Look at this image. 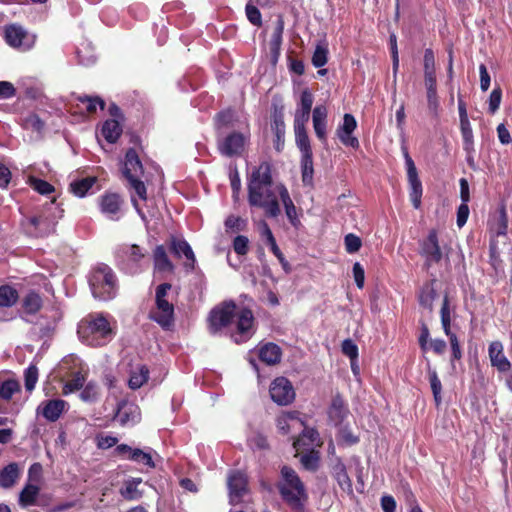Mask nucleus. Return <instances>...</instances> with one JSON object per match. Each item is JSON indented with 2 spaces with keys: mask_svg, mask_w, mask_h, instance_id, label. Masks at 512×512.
Instances as JSON below:
<instances>
[{
  "mask_svg": "<svg viewBox=\"0 0 512 512\" xmlns=\"http://www.w3.org/2000/svg\"><path fill=\"white\" fill-rule=\"evenodd\" d=\"M236 319V331L231 337L237 344L248 341L256 331V322L252 311L248 308L237 309L232 300L223 301L215 306L208 316V328L210 333L216 334L228 327L234 318Z\"/></svg>",
  "mask_w": 512,
  "mask_h": 512,
  "instance_id": "1",
  "label": "nucleus"
},
{
  "mask_svg": "<svg viewBox=\"0 0 512 512\" xmlns=\"http://www.w3.org/2000/svg\"><path fill=\"white\" fill-rule=\"evenodd\" d=\"M279 187L286 186L282 183H273L270 165L266 162L261 163L249 178V204L264 209L268 217H278L281 213L278 201Z\"/></svg>",
  "mask_w": 512,
  "mask_h": 512,
  "instance_id": "2",
  "label": "nucleus"
},
{
  "mask_svg": "<svg viewBox=\"0 0 512 512\" xmlns=\"http://www.w3.org/2000/svg\"><path fill=\"white\" fill-rule=\"evenodd\" d=\"M77 333L84 343L93 347L107 344L115 335L109 321L102 314H91L81 320Z\"/></svg>",
  "mask_w": 512,
  "mask_h": 512,
  "instance_id": "3",
  "label": "nucleus"
},
{
  "mask_svg": "<svg viewBox=\"0 0 512 512\" xmlns=\"http://www.w3.org/2000/svg\"><path fill=\"white\" fill-rule=\"evenodd\" d=\"M283 500L296 512H302L308 500L306 488L298 474L291 467L281 468V480L278 483Z\"/></svg>",
  "mask_w": 512,
  "mask_h": 512,
  "instance_id": "4",
  "label": "nucleus"
},
{
  "mask_svg": "<svg viewBox=\"0 0 512 512\" xmlns=\"http://www.w3.org/2000/svg\"><path fill=\"white\" fill-rule=\"evenodd\" d=\"M90 287L95 298L108 300L114 297L116 280L112 269L105 265H99L90 279Z\"/></svg>",
  "mask_w": 512,
  "mask_h": 512,
  "instance_id": "5",
  "label": "nucleus"
},
{
  "mask_svg": "<svg viewBox=\"0 0 512 512\" xmlns=\"http://www.w3.org/2000/svg\"><path fill=\"white\" fill-rule=\"evenodd\" d=\"M4 36L9 46L22 51L31 49L35 43V37L17 24L6 26Z\"/></svg>",
  "mask_w": 512,
  "mask_h": 512,
  "instance_id": "6",
  "label": "nucleus"
},
{
  "mask_svg": "<svg viewBox=\"0 0 512 512\" xmlns=\"http://www.w3.org/2000/svg\"><path fill=\"white\" fill-rule=\"evenodd\" d=\"M403 155L407 169V178L410 186V200L415 209L421 206L422 184L418 177V172L414 161L410 157L406 148H403Z\"/></svg>",
  "mask_w": 512,
  "mask_h": 512,
  "instance_id": "7",
  "label": "nucleus"
},
{
  "mask_svg": "<svg viewBox=\"0 0 512 512\" xmlns=\"http://www.w3.org/2000/svg\"><path fill=\"white\" fill-rule=\"evenodd\" d=\"M56 221L47 213L27 219L24 227L27 234L33 237H45L54 231Z\"/></svg>",
  "mask_w": 512,
  "mask_h": 512,
  "instance_id": "8",
  "label": "nucleus"
},
{
  "mask_svg": "<svg viewBox=\"0 0 512 512\" xmlns=\"http://www.w3.org/2000/svg\"><path fill=\"white\" fill-rule=\"evenodd\" d=\"M270 396L278 405H288L294 400L295 391L287 378L278 377L270 385Z\"/></svg>",
  "mask_w": 512,
  "mask_h": 512,
  "instance_id": "9",
  "label": "nucleus"
},
{
  "mask_svg": "<svg viewBox=\"0 0 512 512\" xmlns=\"http://www.w3.org/2000/svg\"><path fill=\"white\" fill-rule=\"evenodd\" d=\"M247 477L240 471H231L227 477V486L231 504H238L247 494Z\"/></svg>",
  "mask_w": 512,
  "mask_h": 512,
  "instance_id": "10",
  "label": "nucleus"
},
{
  "mask_svg": "<svg viewBox=\"0 0 512 512\" xmlns=\"http://www.w3.org/2000/svg\"><path fill=\"white\" fill-rule=\"evenodd\" d=\"M100 211L109 219L117 221L122 216L123 200L117 193H106L100 198Z\"/></svg>",
  "mask_w": 512,
  "mask_h": 512,
  "instance_id": "11",
  "label": "nucleus"
},
{
  "mask_svg": "<svg viewBox=\"0 0 512 512\" xmlns=\"http://www.w3.org/2000/svg\"><path fill=\"white\" fill-rule=\"evenodd\" d=\"M488 356L491 366L500 373H507L512 370V364L504 353V346L500 341H493L488 347Z\"/></svg>",
  "mask_w": 512,
  "mask_h": 512,
  "instance_id": "12",
  "label": "nucleus"
},
{
  "mask_svg": "<svg viewBox=\"0 0 512 512\" xmlns=\"http://www.w3.org/2000/svg\"><path fill=\"white\" fill-rule=\"evenodd\" d=\"M421 255L425 257L427 266L438 263L442 259V252L435 230H431L427 238L422 242Z\"/></svg>",
  "mask_w": 512,
  "mask_h": 512,
  "instance_id": "13",
  "label": "nucleus"
},
{
  "mask_svg": "<svg viewBox=\"0 0 512 512\" xmlns=\"http://www.w3.org/2000/svg\"><path fill=\"white\" fill-rule=\"evenodd\" d=\"M116 450L124 459L134 461L149 468L155 467V463L153 462L150 451H144L139 448H132L126 444L118 445Z\"/></svg>",
  "mask_w": 512,
  "mask_h": 512,
  "instance_id": "14",
  "label": "nucleus"
},
{
  "mask_svg": "<svg viewBox=\"0 0 512 512\" xmlns=\"http://www.w3.org/2000/svg\"><path fill=\"white\" fill-rule=\"evenodd\" d=\"M115 420L121 426H133L140 421V410L134 404L126 402L119 403Z\"/></svg>",
  "mask_w": 512,
  "mask_h": 512,
  "instance_id": "15",
  "label": "nucleus"
},
{
  "mask_svg": "<svg viewBox=\"0 0 512 512\" xmlns=\"http://www.w3.org/2000/svg\"><path fill=\"white\" fill-rule=\"evenodd\" d=\"M245 140L246 138L243 134L233 132L219 143L218 148L225 156L238 155L243 151Z\"/></svg>",
  "mask_w": 512,
  "mask_h": 512,
  "instance_id": "16",
  "label": "nucleus"
},
{
  "mask_svg": "<svg viewBox=\"0 0 512 512\" xmlns=\"http://www.w3.org/2000/svg\"><path fill=\"white\" fill-rule=\"evenodd\" d=\"M145 258V253L138 245H126L123 248V265L131 274L138 271V264Z\"/></svg>",
  "mask_w": 512,
  "mask_h": 512,
  "instance_id": "17",
  "label": "nucleus"
},
{
  "mask_svg": "<svg viewBox=\"0 0 512 512\" xmlns=\"http://www.w3.org/2000/svg\"><path fill=\"white\" fill-rule=\"evenodd\" d=\"M174 307L167 300L156 301V310L151 312V319L163 328H168L173 322Z\"/></svg>",
  "mask_w": 512,
  "mask_h": 512,
  "instance_id": "18",
  "label": "nucleus"
},
{
  "mask_svg": "<svg viewBox=\"0 0 512 512\" xmlns=\"http://www.w3.org/2000/svg\"><path fill=\"white\" fill-rule=\"evenodd\" d=\"M327 115L328 111L325 105H317L312 112L314 131L322 142L326 141Z\"/></svg>",
  "mask_w": 512,
  "mask_h": 512,
  "instance_id": "19",
  "label": "nucleus"
},
{
  "mask_svg": "<svg viewBox=\"0 0 512 512\" xmlns=\"http://www.w3.org/2000/svg\"><path fill=\"white\" fill-rule=\"evenodd\" d=\"M143 173L141 161L134 149L126 152L123 174L127 179L140 177Z\"/></svg>",
  "mask_w": 512,
  "mask_h": 512,
  "instance_id": "20",
  "label": "nucleus"
},
{
  "mask_svg": "<svg viewBox=\"0 0 512 512\" xmlns=\"http://www.w3.org/2000/svg\"><path fill=\"white\" fill-rule=\"evenodd\" d=\"M67 403L61 399H53L43 402L41 405L42 415L48 421L54 422L59 419L64 412Z\"/></svg>",
  "mask_w": 512,
  "mask_h": 512,
  "instance_id": "21",
  "label": "nucleus"
},
{
  "mask_svg": "<svg viewBox=\"0 0 512 512\" xmlns=\"http://www.w3.org/2000/svg\"><path fill=\"white\" fill-rule=\"evenodd\" d=\"M280 200L284 206L285 214L292 226L298 227L300 220L297 215L296 207L290 197L289 191L286 187H279Z\"/></svg>",
  "mask_w": 512,
  "mask_h": 512,
  "instance_id": "22",
  "label": "nucleus"
},
{
  "mask_svg": "<svg viewBox=\"0 0 512 512\" xmlns=\"http://www.w3.org/2000/svg\"><path fill=\"white\" fill-rule=\"evenodd\" d=\"M281 356V348L274 343H266L259 349L260 360L268 365H275L279 363Z\"/></svg>",
  "mask_w": 512,
  "mask_h": 512,
  "instance_id": "23",
  "label": "nucleus"
},
{
  "mask_svg": "<svg viewBox=\"0 0 512 512\" xmlns=\"http://www.w3.org/2000/svg\"><path fill=\"white\" fill-rule=\"evenodd\" d=\"M20 477L19 465L15 462L5 466L0 472V486L2 488H11L16 484Z\"/></svg>",
  "mask_w": 512,
  "mask_h": 512,
  "instance_id": "24",
  "label": "nucleus"
},
{
  "mask_svg": "<svg viewBox=\"0 0 512 512\" xmlns=\"http://www.w3.org/2000/svg\"><path fill=\"white\" fill-rule=\"evenodd\" d=\"M349 410L345 404L343 398L339 395H336L332 399V403L329 409V417L335 422V424H340L347 417Z\"/></svg>",
  "mask_w": 512,
  "mask_h": 512,
  "instance_id": "25",
  "label": "nucleus"
},
{
  "mask_svg": "<svg viewBox=\"0 0 512 512\" xmlns=\"http://www.w3.org/2000/svg\"><path fill=\"white\" fill-rule=\"evenodd\" d=\"M40 488L35 483H26L19 494V505L21 507H29L36 504Z\"/></svg>",
  "mask_w": 512,
  "mask_h": 512,
  "instance_id": "26",
  "label": "nucleus"
},
{
  "mask_svg": "<svg viewBox=\"0 0 512 512\" xmlns=\"http://www.w3.org/2000/svg\"><path fill=\"white\" fill-rule=\"evenodd\" d=\"M142 483L141 478H132L125 481L123 487L120 489V494L126 500H137L142 497V492L138 486Z\"/></svg>",
  "mask_w": 512,
  "mask_h": 512,
  "instance_id": "27",
  "label": "nucleus"
},
{
  "mask_svg": "<svg viewBox=\"0 0 512 512\" xmlns=\"http://www.w3.org/2000/svg\"><path fill=\"white\" fill-rule=\"evenodd\" d=\"M122 133L120 123L115 119L106 120L102 126V135L109 143H115Z\"/></svg>",
  "mask_w": 512,
  "mask_h": 512,
  "instance_id": "28",
  "label": "nucleus"
},
{
  "mask_svg": "<svg viewBox=\"0 0 512 512\" xmlns=\"http://www.w3.org/2000/svg\"><path fill=\"white\" fill-rule=\"evenodd\" d=\"M333 476L342 490L349 492L352 491L351 479L349 478L346 467L342 462L339 461L333 466Z\"/></svg>",
  "mask_w": 512,
  "mask_h": 512,
  "instance_id": "29",
  "label": "nucleus"
},
{
  "mask_svg": "<svg viewBox=\"0 0 512 512\" xmlns=\"http://www.w3.org/2000/svg\"><path fill=\"white\" fill-rule=\"evenodd\" d=\"M283 31H284V21L280 17L275 24V28L271 35V39H270V43H269L270 50L274 56H278L280 53Z\"/></svg>",
  "mask_w": 512,
  "mask_h": 512,
  "instance_id": "30",
  "label": "nucleus"
},
{
  "mask_svg": "<svg viewBox=\"0 0 512 512\" xmlns=\"http://www.w3.org/2000/svg\"><path fill=\"white\" fill-rule=\"evenodd\" d=\"M154 265L155 269L159 271L171 272L173 270V264L169 260L165 248L162 245H159L155 248Z\"/></svg>",
  "mask_w": 512,
  "mask_h": 512,
  "instance_id": "31",
  "label": "nucleus"
},
{
  "mask_svg": "<svg viewBox=\"0 0 512 512\" xmlns=\"http://www.w3.org/2000/svg\"><path fill=\"white\" fill-rule=\"evenodd\" d=\"M149 378V370L145 365L137 367L131 372L128 385L131 389L135 390L140 388Z\"/></svg>",
  "mask_w": 512,
  "mask_h": 512,
  "instance_id": "32",
  "label": "nucleus"
},
{
  "mask_svg": "<svg viewBox=\"0 0 512 512\" xmlns=\"http://www.w3.org/2000/svg\"><path fill=\"white\" fill-rule=\"evenodd\" d=\"M435 298H436L435 289L432 287V285L427 284L420 291L419 303L423 308L427 309L428 312L431 313L433 310V302H434Z\"/></svg>",
  "mask_w": 512,
  "mask_h": 512,
  "instance_id": "33",
  "label": "nucleus"
},
{
  "mask_svg": "<svg viewBox=\"0 0 512 512\" xmlns=\"http://www.w3.org/2000/svg\"><path fill=\"white\" fill-rule=\"evenodd\" d=\"M318 432L315 429L305 428L302 436L293 442L296 451H299L302 446L313 445L318 440Z\"/></svg>",
  "mask_w": 512,
  "mask_h": 512,
  "instance_id": "34",
  "label": "nucleus"
},
{
  "mask_svg": "<svg viewBox=\"0 0 512 512\" xmlns=\"http://www.w3.org/2000/svg\"><path fill=\"white\" fill-rule=\"evenodd\" d=\"M18 299V292L11 286L4 285L0 287V307H11Z\"/></svg>",
  "mask_w": 512,
  "mask_h": 512,
  "instance_id": "35",
  "label": "nucleus"
},
{
  "mask_svg": "<svg viewBox=\"0 0 512 512\" xmlns=\"http://www.w3.org/2000/svg\"><path fill=\"white\" fill-rule=\"evenodd\" d=\"M96 182L95 177H87L70 184L71 191L78 197H83Z\"/></svg>",
  "mask_w": 512,
  "mask_h": 512,
  "instance_id": "36",
  "label": "nucleus"
},
{
  "mask_svg": "<svg viewBox=\"0 0 512 512\" xmlns=\"http://www.w3.org/2000/svg\"><path fill=\"white\" fill-rule=\"evenodd\" d=\"M301 169L304 185H312L314 173L312 155H302Z\"/></svg>",
  "mask_w": 512,
  "mask_h": 512,
  "instance_id": "37",
  "label": "nucleus"
},
{
  "mask_svg": "<svg viewBox=\"0 0 512 512\" xmlns=\"http://www.w3.org/2000/svg\"><path fill=\"white\" fill-rule=\"evenodd\" d=\"M296 144L302 155H312L310 141L306 132V128H294Z\"/></svg>",
  "mask_w": 512,
  "mask_h": 512,
  "instance_id": "38",
  "label": "nucleus"
},
{
  "mask_svg": "<svg viewBox=\"0 0 512 512\" xmlns=\"http://www.w3.org/2000/svg\"><path fill=\"white\" fill-rule=\"evenodd\" d=\"M20 390L19 383L14 379H8L0 384V398L9 401Z\"/></svg>",
  "mask_w": 512,
  "mask_h": 512,
  "instance_id": "39",
  "label": "nucleus"
},
{
  "mask_svg": "<svg viewBox=\"0 0 512 512\" xmlns=\"http://www.w3.org/2000/svg\"><path fill=\"white\" fill-rule=\"evenodd\" d=\"M84 383L85 375H83L81 372L74 373L72 378L64 384L63 394L68 395L70 393L80 390L81 388L84 387Z\"/></svg>",
  "mask_w": 512,
  "mask_h": 512,
  "instance_id": "40",
  "label": "nucleus"
},
{
  "mask_svg": "<svg viewBox=\"0 0 512 512\" xmlns=\"http://www.w3.org/2000/svg\"><path fill=\"white\" fill-rule=\"evenodd\" d=\"M293 421L300 422L297 412H287L281 414L277 417L276 420L278 430L283 434H287L290 431V422Z\"/></svg>",
  "mask_w": 512,
  "mask_h": 512,
  "instance_id": "41",
  "label": "nucleus"
},
{
  "mask_svg": "<svg viewBox=\"0 0 512 512\" xmlns=\"http://www.w3.org/2000/svg\"><path fill=\"white\" fill-rule=\"evenodd\" d=\"M42 306L41 297L34 292L27 294L23 300V308L26 313L34 314Z\"/></svg>",
  "mask_w": 512,
  "mask_h": 512,
  "instance_id": "42",
  "label": "nucleus"
},
{
  "mask_svg": "<svg viewBox=\"0 0 512 512\" xmlns=\"http://www.w3.org/2000/svg\"><path fill=\"white\" fill-rule=\"evenodd\" d=\"M99 398V387L95 382H88L80 393V399L87 403H93Z\"/></svg>",
  "mask_w": 512,
  "mask_h": 512,
  "instance_id": "43",
  "label": "nucleus"
},
{
  "mask_svg": "<svg viewBox=\"0 0 512 512\" xmlns=\"http://www.w3.org/2000/svg\"><path fill=\"white\" fill-rule=\"evenodd\" d=\"M461 131H462L465 149L466 150L472 149V145H473L472 129L470 127V123L467 118V113H464V112H463L462 121H461Z\"/></svg>",
  "mask_w": 512,
  "mask_h": 512,
  "instance_id": "44",
  "label": "nucleus"
},
{
  "mask_svg": "<svg viewBox=\"0 0 512 512\" xmlns=\"http://www.w3.org/2000/svg\"><path fill=\"white\" fill-rule=\"evenodd\" d=\"M429 382L437 405L441 403L442 384L435 370L428 371Z\"/></svg>",
  "mask_w": 512,
  "mask_h": 512,
  "instance_id": "45",
  "label": "nucleus"
},
{
  "mask_svg": "<svg viewBox=\"0 0 512 512\" xmlns=\"http://www.w3.org/2000/svg\"><path fill=\"white\" fill-rule=\"evenodd\" d=\"M424 76H436L435 57L431 49H426L423 58Z\"/></svg>",
  "mask_w": 512,
  "mask_h": 512,
  "instance_id": "46",
  "label": "nucleus"
},
{
  "mask_svg": "<svg viewBox=\"0 0 512 512\" xmlns=\"http://www.w3.org/2000/svg\"><path fill=\"white\" fill-rule=\"evenodd\" d=\"M328 49L324 45H317L312 56V63L315 67H323L327 63Z\"/></svg>",
  "mask_w": 512,
  "mask_h": 512,
  "instance_id": "47",
  "label": "nucleus"
},
{
  "mask_svg": "<svg viewBox=\"0 0 512 512\" xmlns=\"http://www.w3.org/2000/svg\"><path fill=\"white\" fill-rule=\"evenodd\" d=\"M78 100L81 103L86 104V110L88 113L96 112L97 106H100L101 109H104L105 103L99 97H89V96H81L78 97Z\"/></svg>",
  "mask_w": 512,
  "mask_h": 512,
  "instance_id": "48",
  "label": "nucleus"
},
{
  "mask_svg": "<svg viewBox=\"0 0 512 512\" xmlns=\"http://www.w3.org/2000/svg\"><path fill=\"white\" fill-rule=\"evenodd\" d=\"M38 380V369L35 365H30L25 371V388L32 391Z\"/></svg>",
  "mask_w": 512,
  "mask_h": 512,
  "instance_id": "49",
  "label": "nucleus"
},
{
  "mask_svg": "<svg viewBox=\"0 0 512 512\" xmlns=\"http://www.w3.org/2000/svg\"><path fill=\"white\" fill-rule=\"evenodd\" d=\"M245 13L249 22L255 26L260 27L262 25V16L259 9L248 3L245 7Z\"/></svg>",
  "mask_w": 512,
  "mask_h": 512,
  "instance_id": "50",
  "label": "nucleus"
},
{
  "mask_svg": "<svg viewBox=\"0 0 512 512\" xmlns=\"http://www.w3.org/2000/svg\"><path fill=\"white\" fill-rule=\"evenodd\" d=\"M30 184L40 194H50L54 191V187L50 183L41 179L32 177L30 178Z\"/></svg>",
  "mask_w": 512,
  "mask_h": 512,
  "instance_id": "51",
  "label": "nucleus"
},
{
  "mask_svg": "<svg viewBox=\"0 0 512 512\" xmlns=\"http://www.w3.org/2000/svg\"><path fill=\"white\" fill-rule=\"evenodd\" d=\"M362 241L355 234H348L345 236V248L348 253H356L361 248Z\"/></svg>",
  "mask_w": 512,
  "mask_h": 512,
  "instance_id": "52",
  "label": "nucleus"
},
{
  "mask_svg": "<svg viewBox=\"0 0 512 512\" xmlns=\"http://www.w3.org/2000/svg\"><path fill=\"white\" fill-rule=\"evenodd\" d=\"M342 352L350 359H358V347L351 339L342 342Z\"/></svg>",
  "mask_w": 512,
  "mask_h": 512,
  "instance_id": "53",
  "label": "nucleus"
},
{
  "mask_svg": "<svg viewBox=\"0 0 512 512\" xmlns=\"http://www.w3.org/2000/svg\"><path fill=\"white\" fill-rule=\"evenodd\" d=\"M249 240L246 236L239 235L233 241V249L239 255H245L248 252Z\"/></svg>",
  "mask_w": 512,
  "mask_h": 512,
  "instance_id": "54",
  "label": "nucleus"
},
{
  "mask_svg": "<svg viewBox=\"0 0 512 512\" xmlns=\"http://www.w3.org/2000/svg\"><path fill=\"white\" fill-rule=\"evenodd\" d=\"M235 114L232 110L227 109L225 111H222L218 113L215 117L216 124L218 127L221 126H228L232 123L234 120Z\"/></svg>",
  "mask_w": 512,
  "mask_h": 512,
  "instance_id": "55",
  "label": "nucleus"
},
{
  "mask_svg": "<svg viewBox=\"0 0 512 512\" xmlns=\"http://www.w3.org/2000/svg\"><path fill=\"white\" fill-rule=\"evenodd\" d=\"M129 181L130 187L135 191L138 197L142 200L146 199V187L144 183L139 179V177H133L132 179H127Z\"/></svg>",
  "mask_w": 512,
  "mask_h": 512,
  "instance_id": "56",
  "label": "nucleus"
},
{
  "mask_svg": "<svg viewBox=\"0 0 512 512\" xmlns=\"http://www.w3.org/2000/svg\"><path fill=\"white\" fill-rule=\"evenodd\" d=\"M302 465L308 470H315L318 464V456L315 452L304 454L300 459Z\"/></svg>",
  "mask_w": 512,
  "mask_h": 512,
  "instance_id": "57",
  "label": "nucleus"
},
{
  "mask_svg": "<svg viewBox=\"0 0 512 512\" xmlns=\"http://www.w3.org/2000/svg\"><path fill=\"white\" fill-rule=\"evenodd\" d=\"M501 98H502L501 90L499 88L493 89V91L491 92L490 97H489L490 113L494 114L498 110L500 103H501Z\"/></svg>",
  "mask_w": 512,
  "mask_h": 512,
  "instance_id": "58",
  "label": "nucleus"
},
{
  "mask_svg": "<svg viewBox=\"0 0 512 512\" xmlns=\"http://www.w3.org/2000/svg\"><path fill=\"white\" fill-rule=\"evenodd\" d=\"M357 127V122L353 115L345 114L343 117V124L338 128L339 130L345 131L346 134H352Z\"/></svg>",
  "mask_w": 512,
  "mask_h": 512,
  "instance_id": "59",
  "label": "nucleus"
},
{
  "mask_svg": "<svg viewBox=\"0 0 512 512\" xmlns=\"http://www.w3.org/2000/svg\"><path fill=\"white\" fill-rule=\"evenodd\" d=\"M313 101L314 98L312 93L308 89L303 90L301 93L299 109L311 112Z\"/></svg>",
  "mask_w": 512,
  "mask_h": 512,
  "instance_id": "60",
  "label": "nucleus"
},
{
  "mask_svg": "<svg viewBox=\"0 0 512 512\" xmlns=\"http://www.w3.org/2000/svg\"><path fill=\"white\" fill-rule=\"evenodd\" d=\"M337 136L345 146H349L352 148H357L359 146L358 139L352 136V134H346L345 131L337 129Z\"/></svg>",
  "mask_w": 512,
  "mask_h": 512,
  "instance_id": "61",
  "label": "nucleus"
},
{
  "mask_svg": "<svg viewBox=\"0 0 512 512\" xmlns=\"http://www.w3.org/2000/svg\"><path fill=\"white\" fill-rule=\"evenodd\" d=\"M310 117V111L297 109L294 119V128H305V124L308 122Z\"/></svg>",
  "mask_w": 512,
  "mask_h": 512,
  "instance_id": "62",
  "label": "nucleus"
},
{
  "mask_svg": "<svg viewBox=\"0 0 512 512\" xmlns=\"http://www.w3.org/2000/svg\"><path fill=\"white\" fill-rule=\"evenodd\" d=\"M353 276L358 288H363L365 280V272L360 263L356 262L353 265Z\"/></svg>",
  "mask_w": 512,
  "mask_h": 512,
  "instance_id": "63",
  "label": "nucleus"
},
{
  "mask_svg": "<svg viewBox=\"0 0 512 512\" xmlns=\"http://www.w3.org/2000/svg\"><path fill=\"white\" fill-rule=\"evenodd\" d=\"M41 473L42 466L39 463L32 464L28 471V482L37 484L40 481Z\"/></svg>",
  "mask_w": 512,
  "mask_h": 512,
  "instance_id": "64",
  "label": "nucleus"
}]
</instances>
